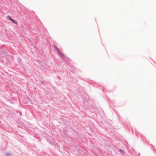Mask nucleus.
I'll list each match as a JSON object with an SVG mask.
<instances>
[{
	"label": "nucleus",
	"mask_w": 156,
	"mask_h": 156,
	"mask_svg": "<svg viewBox=\"0 0 156 156\" xmlns=\"http://www.w3.org/2000/svg\"><path fill=\"white\" fill-rule=\"evenodd\" d=\"M58 52V54L62 57H63L64 55L63 54L61 53V52L60 51L59 49H58L56 50Z\"/></svg>",
	"instance_id": "nucleus-2"
},
{
	"label": "nucleus",
	"mask_w": 156,
	"mask_h": 156,
	"mask_svg": "<svg viewBox=\"0 0 156 156\" xmlns=\"http://www.w3.org/2000/svg\"><path fill=\"white\" fill-rule=\"evenodd\" d=\"M53 47L56 51L57 50V49H58V48H57V47L55 45H54L53 46Z\"/></svg>",
	"instance_id": "nucleus-3"
},
{
	"label": "nucleus",
	"mask_w": 156,
	"mask_h": 156,
	"mask_svg": "<svg viewBox=\"0 0 156 156\" xmlns=\"http://www.w3.org/2000/svg\"><path fill=\"white\" fill-rule=\"evenodd\" d=\"M7 17L8 19H9L11 21L14 23L16 24L17 25V22L15 21L14 20L11 18L10 16H8Z\"/></svg>",
	"instance_id": "nucleus-1"
}]
</instances>
